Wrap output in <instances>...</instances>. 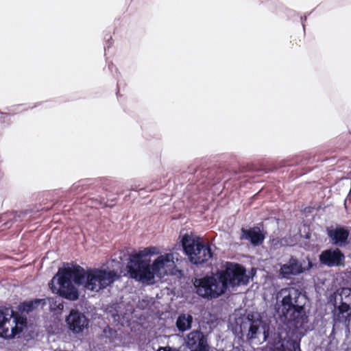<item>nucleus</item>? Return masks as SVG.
<instances>
[{
	"label": "nucleus",
	"mask_w": 351,
	"mask_h": 351,
	"mask_svg": "<svg viewBox=\"0 0 351 351\" xmlns=\"http://www.w3.org/2000/svg\"><path fill=\"white\" fill-rule=\"evenodd\" d=\"M241 238L249 240L254 245H259L263 241L265 237L258 228L241 230Z\"/></svg>",
	"instance_id": "4468645a"
},
{
	"label": "nucleus",
	"mask_w": 351,
	"mask_h": 351,
	"mask_svg": "<svg viewBox=\"0 0 351 351\" xmlns=\"http://www.w3.org/2000/svg\"><path fill=\"white\" fill-rule=\"evenodd\" d=\"M157 351H179L176 348H173L169 346L167 347H161Z\"/></svg>",
	"instance_id": "f3484780"
},
{
	"label": "nucleus",
	"mask_w": 351,
	"mask_h": 351,
	"mask_svg": "<svg viewBox=\"0 0 351 351\" xmlns=\"http://www.w3.org/2000/svg\"><path fill=\"white\" fill-rule=\"evenodd\" d=\"M66 322L69 329L75 333L82 332L88 324V320L85 315L75 310L70 312Z\"/></svg>",
	"instance_id": "9b49d317"
},
{
	"label": "nucleus",
	"mask_w": 351,
	"mask_h": 351,
	"mask_svg": "<svg viewBox=\"0 0 351 351\" xmlns=\"http://www.w3.org/2000/svg\"><path fill=\"white\" fill-rule=\"evenodd\" d=\"M25 326V317L15 313L11 308L0 310V337L12 338L21 332Z\"/></svg>",
	"instance_id": "6e6552de"
},
{
	"label": "nucleus",
	"mask_w": 351,
	"mask_h": 351,
	"mask_svg": "<svg viewBox=\"0 0 351 351\" xmlns=\"http://www.w3.org/2000/svg\"><path fill=\"white\" fill-rule=\"evenodd\" d=\"M312 267V263L309 259L299 261L291 257L288 262L281 265L279 275L283 278H290L291 276L299 275Z\"/></svg>",
	"instance_id": "1a4fd4ad"
},
{
	"label": "nucleus",
	"mask_w": 351,
	"mask_h": 351,
	"mask_svg": "<svg viewBox=\"0 0 351 351\" xmlns=\"http://www.w3.org/2000/svg\"><path fill=\"white\" fill-rule=\"evenodd\" d=\"M193 317L190 315H180L176 322L178 329L181 331H185L189 329L191 326Z\"/></svg>",
	"instance_id": "2eb2a0df"
},
{
	"label": "nucleus",
	"mask_w": 351,
	"mask_h": 351,
	"mask_svg": "<svg viewBox=\"0 0 351 351\" xmlns=\"http://www.w3.org/2000/svg\"><path fill=\"white\" fill-rule=\"evenodd\" d=\"M243 328H247V337L250 340L257 339L260 343L268 341L271 348L277 351H299V344L291 339H286L283 331L269 335V324L261 319L258 314L248 315L243 322Z\"/></svg>",
	"instance_id": "39448f33"
},
{
	"label": "nucleus",
	"mask_w": 351,
	"mask_h": 351,
	"mask_svg": "<svg viewBox=\"0 0 351 351\" xmlns=\"http://www.w3.org/2000/svg\"><path fill=\"white\" fill-rule=\"evenodd\" d=\"M329 302L334 306V322L348 325L351 321V289L337 290L330 295Z\"/></svg>",
	"instance_id": "423d86ee"
},
{
	"label": "nucleus",
	"mask_w": 351,
	"mask_h": 351,
	"mask_svg": "<svg viewBox=\"0 0 351 351\" xmlns=\"http://www.w3.org/2000/svg\"><path fill=\"white\" fill-rule=\"evenodd\" d=\"M186 345L191 351H206V343L202 333L198 330L190 332L186 339Z\"/></svg>",
	"instance_id": "f8f14e48"
},
{
	"label": "nucleus",
	"mask_w": 351,
	"mask_h": 351,
	"mask_svg": "<svg viewBox=\"0 0 351 351\" xmlns=\"http://www.w3.org/2000/svg\"><path fill=\"white\" fill-rule=\"evenodd\" d=\"M344 258V255L339 249L324 250L319 255L321 263L328 267L343 265Z\"/></svg>",
	"instance_id": "9d476101"
},
{
	"label": "nucleus",
	"mask_w": 351,
	"mask_h": 351,
	"mask_svg": "<svg viewBox=\"0 0 351 351\" xmlns=\"http://www.w3.org/2000/svg\"><path fill=\"white\" fill-rule=\"evenodd\" d=\"M40 302V300L32 301L25 304V307L24 309L27 311H32L34 306L38 304Z\"/></svg>",
	"instance_id": "dca6fc26"
},
{
	"label": "nucleus",
	"mask_w": 351,
	"mask_h": 351,
	"mask_svg": "<svg viewBox=\"0 0 351 351\" xmlns=\"http://www.w3.org/2000/svg\"><path fill=\"white\" fill-rule=\"evenodd\" d=\"M249 279L242 266L226 263L224 269L214 276L196 279L194 285L199 295L215 298L224 293L228 287L247 285Z\"/></svg>",
	"instance_id": "7ed1b4c3"
},
{
	"label": "nucleus",
	"mask_w": 351,
	"mask_h": 351,
	"mask_svg": "<svg viewBox=\"0 0 351 351\" xmlns=\"http://www.w3.org/2000/svg\"><path fill=\"white\" fill-rule=\"evenodd\" d=\"M328 234L335 245L341 247L346 245L349 232L343 228L336 227L328 230Z\"/></svg>",
	"instance_id": "ddd939ff"
},
{
	"label": "nucleus",
	"mask_w": 351,
	"mask_h": 351,
	"mask_svg": "<svg viewBox=\"0 0 351 351\" xmlns=\"http://www.w3.org/2000/svg\"><path fill=\"white\" fill-rule=\"evenodd\" d=\"M181 241L186 254L193 264L203 263L212 257L210 248L202 243L199 237L185 234Z\"/></svg>",
	"instance_id": "0eeeda50"
},
{
	"label": "nucleus",
	"mask_w": 351,
	"mask_h": 351,
	"mask_svg": "<svg viewBox=\"0 0 351 351\" xmlns=\"http://www.w3.org/2000/svg\"><path fill=\"white\" fill-rule=\"evenodd\" d=\"M160 254L156 247H145L134 252L130 256L127 269L130 276L143 284L152 285L155 278H161L172 274L176 268L175 253H167L158 256L151 264V257Z\"/></svg>",
	"instance_id": "f03ea898"
},
{
	"label": "nucleus",
	"mask_w": 351,
	"mask_h": 351,
	"mask_svg": "<svg viewBox=\"0 0 351 351\" xmlns=\"http://www.w3.org/2000/svg\"><path fill=\"white\" fill-rule=\"evenodd\" d=\"M119 278L118 271L109 267L85 270L78 265L60 269L50 283L51 291L71 300L78 298L77 287L97 292L112 284Z\"/></svg>",
	"instance_id": "f257e3e1"
},
{
	"label": "nucleus",
	"mask_w": 351,
	"mask_h": 351,
	"mask_svg": "<svg viewBox=\"0 0 351 351\" xmlns=\"http://www.w3.org/2000/svg\"><path fill=\"white\" fill-rule=\"evenodd\" d=\"M303 298L299 290L294 287L282 289L277 294V314L280 321L289 328H303L307 323V316L300 302Z\"/></svg>",
	"instance_id": "20e7f679"
}]
</instances>
